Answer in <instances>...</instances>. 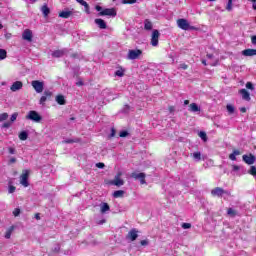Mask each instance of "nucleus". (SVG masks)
<instances>
[{"mask_svg": "<svg viewBox=\"0 0 256 256\" xmlns=\"http://www.w3.org/2000/svg\"><path fill=\"white\" fill-rule=\"evenodd\" d=\"M6 239H11V230H8L5 234Z\"/></svg>", "mask_w": 256, "mask_h": 256, "instance_id": "864d4df0", "label": "nucleus"}, {"mask_svg": "<svg viewBox=\"0 0 256 256\" xmlns=\"http://www.w3.org/2000/svg\"><path fill=\"white\" fill-rule=\"evenodd\" d=\"M31 85L33 89L36 91V93H43V89L45 87V84L39 80H33L31 82Z\"/></svg>", "mask_w": 256, "mask_h": 256, "instance_id": "423d86ee", "label": "nucleus"}, {"mask_svg": "<svg viewBox=\"0 0 256 256\" xmlns=\"http://www.w3.org/2000/svg\"><path fill=\"white\" fill-rule=\"evenodd\" d=\"M243 162L247 163V165H253V163H255V156H253V154L250 155H243L242 156Z\"/></svg>", "mask_w": 256, "mask_h": 256, "instance_id": "2eb2a0df", "label": "nucleus"}, {"mask_svg": "<svg viewBox=\"0 0 256 256\" xmlns=\"http://www.w3.org/2000/svg\"><path fill=\"white\" fill-rule=\"evenodd\" d=\"M28 138H29V134L27 133V131L20 132L19 134L20 141H27Z\"/></svg>", "mask_w": 256, "mask_h": 256, "instance_id": "bb28decb", "label": "nucleus"}, {"mask_svg": "<svg viewBox=\"0 0 256 256\" xmlns=\"http://www.w3.org/2000/svg\"><path fill=\"white\" fill-rule=\"evenodd\" d=\"M226 109L230 115H233V113H235V106L231 104H227Z\"/></svg>", "mask_w": 256, "mask_h": 256, "instance_id": "c756f323", "label": "nucleus"}, {"mask_svg": "<svg viewBox=\"0 0 256 256\" xmlns=\"http://www.w3.org/2000/svg\"><path fill=\"white\" fill-rule=\"evenodd\" d=\"M241 169V166L233 165L232 166V171H239Z\"/></svg>", "mask_w": 256, "mask_h": 256, "instance_id": "5fc2aeb1", "label": "nucleus"}, {"mask_svg": "<svg viewBox=\"0 0 256 256\" xmlns=\"http://www.w3.org/2000/svg\"><path fill=\"white\" fill-rule=\"evenodd\" d=\"M239 93L244 101H251V94L246 89H241Z\"/></svg>", "mask_w": 256, "mask_h": 256, "instance_id": "aec40b11", "label": "nucleus"}, {"mask_svg": "<svg viewBox=\"0 0 256 256\" xmlns=\"http://www.w3.org/2000/svg\"><path fill=\"white\" fill-rule=\"evenodd\" d=\"M227 214L230 216V217H237V211H235L233 208H229L227 210Z\"/></svg>", "mask_w": 256, "mask_h": 256, "instance_id": "7c9ffc66", "label": "nucleus"}, {"mask_svg": "<svg viewBox=\"0 0 256 256\" xmlns=\"http://www.w3.org/2000/svg\"><path fill=\"white\" fill-rule=\"evenodd\" d=\"M17 162V159L16 158H11L10 160H9V163H16Z\"/></svg>", "mask_w": 256, "mask_h": 256, "instance_id": "052dcab7", "label": "nucleus"}, {"mask_svg": "<svg viewBox=\"0 0 256 256\" xmlns=\"http://www.w3.org/2000/svg\"><path fill=\"white\" fill-rule=\"evenodd\" d=\"M226 11H233V0H228Z\"/></svg>", "mask_w": 256, "mask_h": 256, "instance_id": "f704fd0d", "label": "nucleus"}, {"mask_svg": "<svg viewBox=\"0 0 256 256\" xmlns=\"http://www.w3.org/2000/svg\"><path fill=\"white\" fill-rule=\"evenodd\" d=\"M189 107H190L189 111H191L192 113H197V112L201 111V107H199L197 105V103H192V104H190Z\"/></svg>", "mask_w": 256, "mask_h": 256, "instance_id": "4be33fe9", "label": "nucleus"}, {"mask_svg": "<svg viewBox=\"0 0 256 256\" xmlns=\"http://www.w3.org/2000/svg\"><path fill=\"white\" fill-rule=\"evenodd\" d=\"M184 105H189V100H185Z\"/></svg>", "mask_w": 256, "mask_h": 256, "instance_id": "774afa93", "label": "nucleus"}, {"mask_svg": "<svg viewBox=\"0 0 256 256\" xmlns=\"http://www.w3.org/2000/svg\"><path fill=\"white\" fill-rule=\"evenodd\" d=\"M51 95H53L51 91H44V95L40 98L39 101L40 105H45V102L49 97H51Z\"/></svg>", "mask_w": 256, "mask_h": 256, "instance_id": "6ab92c4d", "label": "nucleus"}, {"mask_svg": "<svg viewBox=\"0 0 256 256\" xmlns=\"http://www.w3.org/2000/svg\"><path fill=\"white\" fill-rule=\"evenodd\" d=\"M96 167H98V169H104L105 168V164L102 162H99L96 164Z\"/></svg>", "mask_w": 256, "mask_h": 256, "instance_id": "603ef678", "label": "nucleus"}, {"mask_svg": "<svg viewBox=\"0 0 256 256\" xmlns=\"http://www.w3.org/2000/svg\"><path fill=\"white\" fill-rule=\"evenodd\" d=\"M246 89H250L251 91H253V89H255V87H253V83L247 82L246 83Z\"/></svg>", "mask_w": 256, "mask_h": 256, "instance_id": "c03bdc74", "label": "nucleus"}, {"mask_svg": "<svg viewBox=\"0 0 256 256\" xmlns=\"http://www.w3.org/2000/svg\"><path fill=\"white\" fill-rule=\"evenodd\" d=\"M17 117H19V114L17 112L13 113L10 117L11 123H15V121H17Z\"/></svg>", "mask_w": 256, "mask_h": 256, "instance_id": "c9c22d12", "label": "nucleus"}, {"mask_svg": "<svg viewBox=\"0 0 256 256\" xmlns=\"http://www.w3.org/2000/svg\"><path fill=\"white\" fill-rule=\"evenodd\" d=\"M59 249H60V247H59V246H56V247L54 248V251L57 253V252H59Z\"/></svg>", "mask_w": 256, "mask_h": 256, "instance_id": "69168bd1", "label": "nucleus"}, {"mask_svg": "<svg viewBox=\"0 0 256 256\" xmlns=\"http://www.w3.org/2000/svg\"><path fill=\"white\" fill-rule=\"evenodd\" d=\"M119 135L120 137H127V135H129V132L124 130V131H121Z\"/></svg>", "mask_w": 256, "mask_h": 256, "instance_id": "8fccbe9b", "label": "nucleus"}, {"mask_svg": "<svg viewBox=\"0 0 256 256\" xmlns=\"http://www.w3.org/2000/svg\"><path fill=\"white\" fill-rule=\"evenodd\" d=\"M22 39L24 41H28V43H31V41H33V31H31L30 29L24 30L22 34Z\"/></svg>", "mask_w": 256, "mask_h": 256, "instance_id": "9b49d317", "label": "nucleus"}, {"mask_svg": "<svg viewBox=\"0 0 256 256\" xmlns=\"http://www.w3.org/2000/svg\"><path fill=\"white\" fill-rule=\"evenodd\" d=\"M82 7L85 8V13H87V15H91V10L89 9V4L87 2H83Z\"/></svg>", "mask_w": 256, "mask_h": 256, "instance_id": "2f4dec72", "label": "nucleus"}, {"mask_svg": "<svg viewBox=\"0 0 256 256\" xmlns=\"http://www.w3.org/2000/svg\"><path fill=\"white\" fill-rule=\"evenodd\" d=\"M144 29L145 31H151L153 29V22L149 19L144 20Z\"/></svg>", "mask_w": 256, "mask_h": 256, "instance_id": "412c9836", "label": "nucleus"}, {"mask_svg": "<svg viewBox=\"0 0 256 256\" xmlns=\"http://www.w3.org/2000/svg\"><path fill=\"white\" fill-rule=\"evenodd\" d=\"M122 3L124 5H133V3H137V0H123Z\"/></svg>", "mask_w": 256, "mask_h": 256, "instance_id": "ea45409f", "label": "nucleus"}, {"mask_svg": "<svg viewBox=\"0 0 256 256\" xmlns=\"http://www.w3.org/2000/svg\"><path fill=\"white\" fill-rule=\"evenodd\" d=\"M79 139H66L64 143L71 144V143H78Z\"/></svg>", "mask_w": 256, "mask_h": 256, "instance_id": "a19ab883", "label": "nucleus"}, {"mask_svg": "<svg viewBox=\"0 0 256 256\" xmlns=\"http://www.w3.org/2000/svg\"><path fill=\"white\" fill-rule=\"evenodd\" d=\"M248 173L250 175H252L253 177H256V167L255 166H251L250 170L248 171Z\"/></svg>", "mask_w": 256, "mask_h": 256, "instance_id": "e433bc0d", "label": "nucleus"}, {"mask_svg": "<svg viewBox=\"0 0 256 256\" xmlns=\"http://www.w3.org/2000/svg\"><path fill=\"white\" fill-rule=\"evenodd\" d=\"M94 23H96V25L99 27V29H107V23L105 22V20H103L101 18H96L94 20Z\"/></svg>", "mask_w": 256, "mask_h": 256, "instance_id": "a211bd4d", "label": "nucleus"}, {"mask_svg": "<svg viewBox=\"0 0 256 256\" xmlns=\"http://www.w3.org/2000/svg\"><path fill=\"white\" fill-rule=\"evenodd\" d=\"M123 113H129V105L124 106Z\"/></svg>", "mask_w": 256, "mask_h": 256, "instance_id": "4d7b16f0", "label": "nucleus"}, {"mask_svg": "<svg viewBox=\"0 0 256 256\" xmlns=\"http://www.w3.org/2000/svg\"><path fill=\"white\" fill-rule=\"evenodd\" d=\"M12 125V122H5L3 125H2V129H9V127H11Z\"/></svg>", "mask_w": 256, "mask_h": 256, "instance_id": "37998d69", "label": "nucleus"}, {"mask_svg": "<svg viewBox=\"0 0 256 256\" xmlns=\"http://www.w3.org/2000/svg\"><path fill=\"white\" fill-rule=\"evenodd\" d=\"M21 89H23V82L21 81L14 82L10 87V91H12L13 93L21 91Z\"/></svg>", "mask_w": 256, "mask_h": 256, "instance_id": "4468645a", "label": "nucleus"}, {"mask_svg": "<svg viewBox=\"0 0 256 256\" xmlns=\"http://www.w3.org/2000/svg\"><path fill=\"white\" fill-rule=\"evenodd\" d=\"M7 57V50L0 49V61H3Z\"/></svg>", "mask_w": 256, "mask_h": 256, "instance_id": "473e14b6", "label": "nucleus"}, {"mask_svg": "<svg viewBox=\"0 0 256 256\" xmlns=\"http://www.w3.org/2000/svg\"><path fill=\"white\" fill-rule=\"evenodd\" d=\"M240 111H241V113H247V108L242 107V108H240Z\"/></svg>", "mask_w": 256, "mask_h": 256, "instance_id": "bf43d9fd", "label": "nucleus"}, {"mask_svg": "<svg viewBox=\"0 0 256 256\" xmlns=\"http://www.w3.org/2000/svg\"><path fill=\"white\" fill-rule=\"evenodd\" d=\"M211 195L213 197H224V195H226L227 197H231V192L221 187H216L211 190Z\"/></svg>", "mask_w": 256, "mask_h": 256, "instance_id": "20e7f679", "label": "nucleus"}, {"mask_svg": "<svg viewBox=\"0 0 256 256\" xmlns=\"http://www.w3.org/2000/svg\"><path fill=\"white\" fill-rule=\"evenodd\" d=\"M252 7L256 11V2L253 3Z\"/></svg>", "mask_w": 256, "mask_h": 256, "instance_id": "338daca9", "label": "nucleus"}, {"mask_svg": "<svg viewBox=\"0 0 256 256\" xmlns=\"http://www.w3.org/2000/svg\"><path fill=\"white\" fill-rule=\"evenodd\" d=\"M20 214H21V209L19 208L14 209L13 211L14 217H19Z\"/></svg>", "mask_w": 256, "mask_h": 256, "instance_id": "79ce46f5", "label": "nucleus"}, {"mask_svg": "<svg viewBox=\"0 0 256 256\" xmlns=\"http://www.w3.org/2000/svg\"><path fill=\"white\" fill-rule=\"evenodd\" d=\"M140 245H142V247H147V245H149V240H142Z\"/></svg>", "mask_w": 256, "mask_h": 256, "instance_id": "09e8293b", "label": "nucleus"}, {"mask_svg": "<svg viewBox=\"0 0 256 256\" xmlns=\"http://www.w3.org/2000/svg\"><path fill=\"white\" fill-rule=\"evenodd\" d=\"M179 69H183V71H186V69H189V66L185 63H182L179 65Z\"/></svg>", "mask_w": 256, "mask_h": 256, "instance_id": "a18cd8bd", "label": "nucleus"}, {"mask_svg": "<svg viewBox=\"0 0 256 256\" xmlns=\"http://www.w3.org/2000/svg\"><path fill=\"white\" fill-rule=\"evenodd\" d=\"M15 189H16L15 186L10 185L9 188H8V192L9 193H15Z\"/></svg>", "mask_w": 256, "mask_h": 256, "instance_id": "3c124183", "label": "nucleus"}, {"mask_svg": "<svg viewBox=\"0 0 256 256\" xmlns=\"http://www.w3.org/2000/svg\"><path fill=\"white\" fill-rule=\"evenodd\" d=\"M77 3H79L80 5H82L83 3H85L84 0H76Z\"/></svg>", "mask_w": 256, "mask_h": 256, "instance_id": "0e129e2a", "label": "nucleus"}, {"mask_svg": "<svg viewBox=\"0 0 256 256\" xmlns=\"http://www.w3.org/2000/svg\"><path fill=\"white\" fill-rule=\"evenodd\" d=\"M76 85L78 87H83V80H79L78 82H76Z\"/></svg>", "mask_w": 256, "mask_h": 256, "instance_id": "13d9d810", "label": "nucleus"}, {"mask_svg": "<svg viewBox=\"0 0 256 256\" xmlns=\"http://www.w3.org/2000/svg\"><path fill=\"white\" fill-rule=\"evenodd\" d=\"M191 157H193L194 161H201V152H194L191 154Z\"/></svg>", "mask_w": 256, "mask_h": 256, "instance_id": "c85d7f7f", "label": "nucleus"}, {"mask_svg": "<svg viewBox=\"0 0 256 256\" xmlns=\"http://www.w3.org/2000/svg\"><path fill=\"white\" fill-rule=\"evenodd\" d=\"M111 208L109 207V204H107L106 202H102L100 204V211L101 213H107V211H109Z\"/></svg>", "mask_w": 256, "mask_h": 256, "instance_id": "5701e85b", "label": "nucleus"}, {"mask_svg": "<svg viewBox=\"0 0 256 256\" xmlns=\"http://www.w3.org/2000/svg\"><path fill=\"white\" fill-rule=\"evenodd\" d=\"M116 77H123L125 75V70L119 69L115 72Z\"/></svg>", "mask_w": 256, "mask_h": 256, "instance_id": "4c0bfd02", "label": "nucleus"}, {"mask_svg": "<svg viewBox=\"0 0 256 256\" xmlns=\"http://www.w3.org/2000/svg\"><path fill=\"white\" fill-rule=\"evenodd\" d=\"M41 11H42L44 17H48V16H49V13H51V10H50L49 7L47 6V4H44V5L41 7Z\"/></svg>", "mask_w": 256, "mask_h": 256, "instance_id": "b1692460", "label": "nucleus"}, {"mask_svg": "<svg viewBox=\"0 0 256 256\" xmlns=\"http://www.w3.org/2000/svg\"><path fill=\"white\" fill-rule=\"evenodd\" d=\"M131 177L133 179H138L140 180L141 185H145L147 183V181H145V173L141 172V173H132Z\"/></svg>", "mask_w": 256, "mask_h": 256, "instance_id": "f8f14e48", "label": "nucleus"}, {"mask_svg": "<svg viewBox=\"0 0 256 256\" xmlns=\"http://www.w3.org/2000/svg\"><path fill=\"white\" fill-rule=\"evenodd\" d=\"M29 171L25 170L20 176V183L23 187H29Z\"/></svg>", "mask_w": 256, "mask_h": 256, "instance_id": "1a4fd4ad", "label": "nucleus"}, {"mask_svg": "<svg viewBox=\"0 0 256 256\" xmlns=\"http://www.w3.org/2000/svg\"><path fill=\"white\" fill-rule=\"evenodd\" d=\"M251 43L252 45H256V35L251 37Z\"/></svg>", "mask_w": 256, "mask_h": 256, "instance_id": "6e6d98bb", "label": "nucleus"}, {"mask_svg": "<svg viewBox=\"0 0 256 256\" xmlns=\"http://www.w3.org/2000/svg\"><path fill=\"white\" fill-rule=\"evenodd\" d=\"M110 136L115 137V129H112V132H111Z\"/></svg>", "mask_w": 256, "mask_h": 256, "instance_id": "e2e57ef3", "label": "nucleus"}, {"mask_svg": "<svg viewBox=\"0 0 256 256\" xmlns=\"http://www.w3.org/2000/svg\"><path fill=\"white\" fill-rule=\"evenodd\" d=\"M26 119H28V121H34V123H41L43 117H41V115H39V112H37L35 110H31L26 115Z\"/></svg>", "mask_w": 256, "mask_h": 256, "instance_id": "39448f33", "label": "nucleus"}, {"mask_svg": "<svg viewBox=\"0 0 256 256\" xmlns=\"http://www.w3.org/2000/svg\"><path fill=\"white\" fill-rule=\"evenodd\" d=\"M177 25L179 27V29H182L183 31H195V26H191V24H189V21H187V19H178L177 20Z\"/></svg>", "mask_w": 256, "mask_h": 256, "instance_id": "7ed1b4c3", "label": "nucleus"}, {"mask_svg": "<svg viewBox=\"0 0 256 256\" xmlns=\"http://www.w3.org/2000/svg\"><path fill=\"white\" fill-rule=\"evenodd\" d=\"M242 55L244 57H255L256 56V49H245L242 51Z\"/></svg>", "mask_w": 256, "mask_h": 256, "instance_id": "f3484780", "label": "nucleus"}, {"mask_svg": "<svg viewBox=\"0 0 256 256\" xmlns=\"http://www.w3.org/2000/svg\"><path fill=\"white\" fill-rule=\"evenodd\" d=\"M106 221H107V220L102 219V220H100V221L98 222V225H103V223H106Z\"/></svg>", "mask_w": 256, "mask_h": 256, "instance_id": "680f3d73", "label": "nucleus"}, {"mask_svg": "<svg viewBox=\"0 0 256 256\" xmlns=\"http://www.w3.org/2000/svg\"><path fill=\"white\" fill-rule=\"evenodd\" d=\"M237 155H241V152L239 150H234L233 153L229 155V159L231 161H237Z\"/></svg>", "mask_w": 256, "mask_h": 256, "instance_id": "393cba45", "label": "nucleus"}, {"mask_svg": "<svg viewBox=\"0 0 256 256\" xmlns=\"http://www.w3.org/2000/svg\"><path fill=\"white\" fill-rule=\"evenodd\" d=\"M7 119H9V114H7L6 112L0 114V123L3 121H7Z\"/></svg>", "mask_w": 256, "mask_h": 256, "instance_id": "72a5a7b5", "label": "nucleus"}, {"mask_svg": "<svg viewBox=\"0 0 256 256\" xmlns=\"http://www.w3.org/2000/svg\"><path fill=\"white\" fill-rule=\"evenodd\" d=\"M199 137H200V139H202V141H207V133L201 131L199 133Z\"/></svg>", "mask_w": 256, "mask_h": 256, "instance_id": "58836bf2", "label": "nucleus"}, {"mask_svg": "<svg viewBox=\"0 0 256 256\" xmlns=\"http://www.w3.org/2000/svg\"><path fill=\"white\" fill-rule=\"evenodd\" d=\"M182 229H191V223H183Z\"/></svg>", "mask_w": 256, "mask_h": 256, "instance_id": "49530a36", "label": "nucleus"}, {"mask_svg": "<svg viewBox=\"0 0 256 256\" xmlns=\"http://www.w3.org/2000/svg\"><path fill=\"white\" fill-rule=\"evenodd\" d=\"M141 55H143V50L141 49H129L126 55V59L128 61H137V59H141Z\"/></svg>", "mask_w": 256, "mask_h": 256, "instance_id": "f03ea898", "label": "nucleus"}, {"mask_svg": "<svg viewBox=\"0 0 256 256\" xmlns=\"http://www.w3.org/2000/svg\"><path fill=\"white\" fill-rule=\"evenodd\" d=\"M73 15V9L65 8L62 12L59 13V17L61 19H69Z\"/></svg>", "mask_w": 256, "mask_h": 256, "instance_id": "ddd939ff", "label": "nucleus"}, {"mask_svg": "<svg viewBox=\"0 0 256 256\" xmlns=\"http://www.w3.org/2000/svg\"><path fill=\"white\" fill-rule=\"evenodd\" d=\"M123 195H125V191L123 190H117L113 193L115 199H119V197H123Z\"/></svg>", "mask_w": 256, "mask_h": 256, "instance_id": "cd10ccee", "label": "nucleus"}, {"mask_svg": "<svg viewBox=\"0 0 256 256\" xmlns=\"http://www.w3.org/2000/svg\"><path fill=\"white\" fill-rule=\"evenodd\" d=\"M122 175L123 174L121 172H118L117 175L112 180L111 185H115L116 187H122V185H125V181L121 179Z\"/></svg>", "mask_w": 256, "mask_h": 256, "instance_id": "6e6552de", "label": "nucleus"}, {"mask_svg": "<svg viewBox=\"0 0 256 256\" xmlns=\"http://www.w3.org/2000/svg\"><path fill=\"white\" fill-rule=\"evenodd\" d=\"M69 51L67 50V48H63L61 50H56L52 53V57H56V58H59V57H64V55H67Z\"/></svg>", "mask_w": 256, "mask_h": 256, "instance_id": "dca6fc26", "label": "nucleus"}, {"mask_svg": "<svg viewBox=\"0 0 256 256\" xmlns=\"http://www.w3.org/2000/svg\"><path fill=\"white\" fill-rule=\"evenodd\" d=\"M161 33H159V30H153L151 35V45L152 47H157L159 45V37Z\"/></svg>", "mask_w": 256, "mask_h": 256, "instance_id": "0eeeda50", "label": "nucleus"}, {"mask_svg": "<svg viewBox=\"0 0 256 256\" xmlns=\"http://www.w3.org/2000/svg\"><path fill=\"white\" fill-rule=\"evenodd\" d=\"M56 102L58 103V105H65L66 103L65 96L63 95L56 96Z\"/></svg>", "mask_w": 256, "mask_h": 256, "instance_id": "a878e982", "label": "nucleus"}, {"mask_svg": "<svg viewBox=\"0 0 256 256\" xmlns=\"http://www.w3.org/2000/svg\"><path fill=\"white\" fill-rule=\"evenodd\" d=\"M8 151H9L10 155H15V153H17V151L13 147H9Z\"/></svg>", "mask_w": 256, "mask_h": 256, "instance_id": "de8ad7c7", "label": "nucleus"}, {"mask_svg": "<svg viewBox=\"0 0 256 256\" xmlns=\"http://www.w3.org/2000/svg\"><path fill=\"white\" fill-rule=\"evenodd\" d=\"M96 11H98V17H117V11L115 8H105L96 5L95 6Z\"/></svg>", "mask_w": 256, "mask_h": 256, "instance_id": "f257e3e1", "label": "nucleus"}, {"mask_svg": "<svg viewBox=\"0 0 256 256\" xmlns=\"http://www.w3.org/2000/svg\"><path fill=\"white\" fill-rule=\"evenodd\" d=\"M138 233L137 229L130 230L126 236L127 241H136L137 237H139Z\"/></svg>", "mask_w": 256, "mask_h": 256, "instance_id": "9d476101", "label": "nucleus"}]
</instances>
